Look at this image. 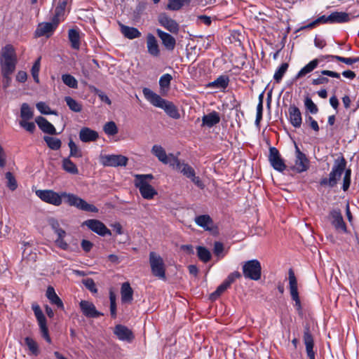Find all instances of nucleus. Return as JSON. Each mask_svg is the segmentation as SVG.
Here are the masks:
<instances>
[{
	"label": "nucleus",
	"instance_id": "obj_22",
	"mask_svg": "<svg viewBox=\"0 0 359 359\" xmlns=\"http://www.w3.org/2000/svg\"><path fill=\"white\" fill-rule=\"evenodd\" d=\"M156 33L158 36L161 39L163 45L167 50H174L176 45V40L172 35L159 29L156 30Z\"/></svg>",
	"mask_w": 359,
	"mask_h": 359
},
{
	"label": "nucleus",
	"instance_id": "obj_30",
	"mask_svg": "<svg viewBox=\"0 0 359 359\" xmlns=\"http://www.w3.org/2000/svg\"><path fill=\"white\" fill-rule=\"evenodd\" d=\"M319 61V59H314L311 60L309 63L301 69V70L296 75L295 79H299L313 71L318 67Z\"/></svg>",
	"mask_w": 359,
	"mask_h": 359
},
{
	"label": "nucleus",
	"instance_id": "obj_64",
	"mask_svg": "<svg viewBox=\"0 0 359 359\" xmlns=\"http://www.w3.org/2000/svg\"><path fill=\"white\" fill-rule=\"evenodd\" d=\"M241 277V274L238 271H234L228 276L224 282L230 287L236 278H240Z\"/></svg>",
	"mask_w": 359,
	"mask_h": 359
},
{
	"label": "nucleus",
	"instance_id": "obj_42",
	"mask_svg": "<svg viewBox=\"0 0 359 359\" xmlns=\"http://www.w3.org/2000/svg\"><path fill=\"white\" fill-rule=\"evenodd\" d=\"M197 250V255L200 260L206 263L209 262L211 259V253L205 247L198 246L196 248Z\"/></svg>",
	"mask_w": 359,
	"mask_h": 359
},
{
	"label": "nucleus",
	"instance_id": "obj_54",
	"mask_svg": "<svg viewBox=\"0 0 359 359\" xmlns=\"http://www.w3.org/2000/svg\"><path fill=\"white\" fill-rule=\"evenodd\" d=\"M36 107L37 109L43 114H57L56 111L51 110L50 108L43 102H38Z\"/></svg>",
	"mask_w": 359,
	"mask_h": 359
},
{
	"label": "nucleus",
	"instance_id": "obj_17",
	"mask_svg": "<svg viewBox=\"0 0 359 359\" xmlns=\"http://www.w3.org/2000/svg\"><path fill=\"white\" fill-rule=\"evenodd\" d=\"M135 186L139 189L142 196L145 199H152L157 194V191L149 182H135Z\"/></svg>",
	"mask_w": 359,
	"mask_h": 359
},
{
	"label": "nucleus",
	"instance_id": "obj_10",
	"mask_svg": "<svg viewBox=\"0 0 359 359\" xmlns=\"http://www.w3.org/2000/svg\"><path fill=\"white\" fill-rule=\"evenodd\" d=\"M269 161L271 166L279 172H283L286 168V165L281 158L279 151L275 147L269 149Z\"/></svg>",
	"mask_w": 359,
	"mask_h": 359
},
{
	"label": "nucleus",
	"instance_id": "obj_32",
	"mask_svg": "<svg viewBox=\"0 0 359 359\" xmlns=\"http://www.w3.org/2000/svg\"><path fill=\"white\" fill-rule=\"evenodd\" d=\"M121 33L124 35V36L129 39H136L141 36V33L135 27H131L121 25Z\"/></svg>",
	"mask_w": 359,
	"mask_h": 359
},
{
	"label": "nucleus",
	"instance_id": "obj_7",
	"mask_svg": "<svg viewBox=\"0 0 359 359\" xmlns=\"http://www.w3.org/2000/svg\"><path fill=\"white\" fill-rule=\"evenodd\" d=\"M128 161V158L123 155H105L100 158V162L104 166H126Z\"/></svg>",
	"mask_w": 359,
	"mask_h": 359
},
{
	"label": "nucleus",
	"instance_id": "obj_33",
	"mask_svg": "<svg viewBox=\"0 0 359 359\" xmlns=\"http://www.w3.org/2000/svg\"><path fill=\"white\" fill-rule=\"evenodd\" d=\"M330 16V24L343 23L350 20L349 15L345 12H333Z\"/></svg>",
	"mask_w": 359,
	"mask_h": 359
},
{
	"label": "nucleus",
	"instance_id": "obj_50",
	"mask_svg": "<svg viewBox=\"0 0 359 359\" xmlns=\"http://www.w3.org/2000/svg\"><path fill=\"white\" fill-rule=\"evenodd\" d=\"M330 15H323L322 16H320L316 20H315L314 21H313V22H310L309 24H308L304 28L311 29V28L314 27L318 24H326V23H330Z\"/></svg>",
	"mask_w": 359,
	"mask_h": 359
},
{
	"label": "nucleus",
	"instance_id": "obj_36",
	"mask_svg": "<svg viewBox=\"0 0 359 359\" xmlns=\"http://www.w3.org/2000/svg\"><path fill=\"white\" fill-rule=\"evenodd\" d=\"M17 62H0L2 76L11 75L16 67Z\"/></svg>",
	"mask_w": 359,
	"mask_h": 359
},
{
	"label": "nucleus",
	"instance_id": "obj_60",
	"mask_svg": "<svg viewBox=\"0 0 359 359\" xmlns=\"http://www.w3.org/2000/svg\"><path fill=\"white\" fill-rule=\"evenodd\" d=\"M172 76L169 74L163 75L159 80V85L162 88H168L172 80Z\"/></svg>",
	"mask_w": 359,
	"mask_h": 359
},
{
	"label": "nucleus",
	"instance_id": "obj_48",
	"mask_svg": "<svg viewBox=\"0 0 359 359\" xmlns=\"http://www.w3.org/2000/svg\"><path fill=\"white\" fill-rule=\"evenodd\" d=\"M25 342L32 354L34 355H37L39 354V351L38 344L32 338L29 337H26L25 339Z\"/></svg>",
	"mask_w": 359,
	"mask_h": 359
},
{
	"label": "nucleus",
	"instance_id": "obj_63",
	"mask_svg": "<svg viewBox=\"0 0 359 359\" xmlns=\"http://www.w3.org/2000/svg\"><path fill=\"white\" fill-rule=\"evenodd\" d=\"M20 126L25 128L27 131L32 133H34L36 128L34 123L27 122V121H20Z\"/></svg>",
	"mask_w": 359,
	"mask_h": 359
},
{
	"label": "nucleus",
	"instance_id": "obj_53",
	"mask_svg": "<svg viewBox=\"0 0 359 359\" xmlns=\"http://www.w3.org/2000/svg\"><path fill=\"white\" fill-rule=\"evenodd\" d=\"M103 130L108 135H115L118 133V128L114 121H109L104 126Z\"/></svg>",
	"mask_w": 359,
	"mask_h": 359
},
{
	"label": "nucleus",
	"instance_id": "obj_8",
	"mask_svg": "<svg viewBox=\"0 0 359 359\" xmlns=\"http://www.w3.org/2000/svg\"><path fill=\"white\" fill-rule=\"evenodd\" d=\"M295 154V163L294 165L292 167V169L296 170L299 173L306 171L309 167V161L306 155L300 151L299 148L296 144Z\"/></svg>",
	"mask_w": 359,
	"mask_h": 359
},
{
	"label": "nucleus",
	"instance_id": "obj_5",
	"mask_svg": "<svg viewBox=\"0 0 359 359\" xmlns=\"http://www.w3.org/2000/svg\"><path fill=\"white\" fill-rule=\"evenodd\" d=\"M36 195L43 201L55 205L59 206L62 202V198L61 194L55 192L53 190H37Z\"/></svg>",
	"mask_w": 359,
	"mask_h": 359
},
{
	"label": "nucleus",
	"instance_id": "obj_16",
	"mask_svg": "<svg viewBox=\"0 0 359 359\" xmlns=\"http://www.w3.org/2000/svg\"><path fill=\"white\" fill-rule=\"evenodd\" d=\"M114 333L121 341L131 342L135 338L133 332L126 326L123 325H116L114 330Z\"/></svg>",
	"mask_w": 359,
	"mask_h": 359
},
{
	"label": "nucleus",
	"instance_id": "obj_49",
	"mask_svg": "<svg viewBox=\"0 0 359 359\" xmlns=\"http://www.w3.org/2000/svg\"><path fill=\"white\" fill-rule=\"evenodd\" d=\"M229 286L224 281L220 285H219L217 290L210 294V299L211 301H215Z\"/></svg>",
	"mask_w": 359,
	"mask_h": 359
},
{
	"label": "nucleus",
	"instance_id": "obj_29",
	"mask_svg": "<svg viewBox=\"0 0 359 359\" xmlns=\"http://www.w3.org/2000/svg\"><path fill=\"white\" fill-rule=\"evenodd\" d=\"M46 297L50 300L51 304H55L59 309H64V304L62 301L55 293L53 287H48L46 290Z\"/></svg>",
	"mask_w": 359,
	"mask_h": 359
},
{
	"label": "nucleus",
	"instance_id": "obj_20",
	"mask_svg": "<svg viewBox=\"0 0 359 359\" xmlns=\"http://www.w3.org/2000/svg\"><path fill=\"white\" fill-rule=\"evenodd\" d=\"M330 217H332L331 223L334 226L336 230L346 231V226L343 219L342 215L339 210H333L330 212Z\"/></svg>",
	"mask_w": 359,
	"mask_h": 359
},
{
	"label": "nucleus",
	"instance_id": "obj_55",
	"mask_svg": "<svg viewBox=\"0 0 359 359\" xmlns=\"http://www.w3.org/2000/svg\"><path fill=\"white\" fill-rule=\"evenodd\" d=\"M40 60L41 57H39L34 63L31 69L32 76L34 81L37 83H39V73L40 70Z\"/></svg>",
	"mask_w": 359,
	"mask_h": 359
},
{
	"label": "nucleus",
	"instance_id": "obj_19",
	"mask_svg": "<svg viewBox=\"0 0 359 359\" xmlns=\"http://www.w3.org/2000/svg\"><path fill=\"white\" fill-rule=\"evenodd\" d=\"M17 55L14 47L7 44L0 52V62H17Z\"/></svg>",
	"mask_w": 359,
	"mask_h": 359
},
{
	"label": "nucleus",
	"instance_id": "obj_13",
	"mask_svg": "<svg viewBox=\"0 0 359 359\" xmlns=\"http://www.w3.org/2000/svg\"><path fill=\"white\" fill-rule=\"evenodd\" d=\"M151 153L158 158V159L164 164H169L170 166L174 162H176V156L172 154H166L165 149L158 144L152 147Z\"/></svg>",
	"mask_w": 359,
	"mask_h": 359
},
{
	"label": "nucleus",
	"instance_id": "obj_58",
	"mask_svg": "<svg viewBox=\"0 0 359 359\" xmlns=\"http://www.w3.org/2000/svg\"><path fill=\"white\" fill-rule=\"evenodd\" d=\"M66 6H67L66 1L60 2L59 5L55 8V15L53 17L54 19L59 20V17L61 16L62 15H63Z\"/></svg>",
	"mask_w": 359,
	"mask_h": 359
},
{
	"label": "nucleus",
	"instance_id": "obj_23",
	"mask_svg": "<svg viewBox=\"0 0 359 359\" xmlns=\"http://www.w3.org/2000/svg\"><path fill=\"white\" fill-rule=\"evenodd\" d=\"M98 137V133L90 128L83 127L79 131V139L83 142H95Z\"/></svg>",
	"mask_w": 359,
	"mask_h": 359
},
{
	"label": "nucleus",
	"instance_id": "obj_2",
	"mask_svg": "<svg viewBox=\"0 0 359 359\" xmlns=\"http://www.w3.org/2000/svg\"><path fill=\"white\" fill-rule=\"evenodd\" d=\"M243 274L245 278L259 280L262 276L261 263L257 259L244 262L242 264Z\"/></svg>",
	"mask_w": 359,
	"mask_h": 359
},
{
	"label": "nucleus",
	"instance_id": "obj_62",
	"mask_svg": "<svg viewBox=\"0 0 359 359\" xmlns=\"http://www.w3.org/2000/svg\"><path fill=\"white\" fill-rule=\"evenodd\" d=\"M135 182L140 183L142 182H149V180L154 179V176L151 174L147 175H135Z\"/></svg>",
	"mask_w": 359,
	"mask_h": 359
},
{
	"label": "nucleus",
	"instance_id": "obj_52",
	"mask_svg": "<svg viewBox=\"0 0 359 359\" xmlns=\"http://www.w3.org/2000/svg\"><path fill=\"white\" fill-rule=\"evenodd\" d=\"M48 224L51 229L57 234V236H61V234H67L66 231L60 228V224L57 219L50 218L48 219Z\"/></svg>",
	"mask_w": 359,
	"mask_h": 359
},
{
	"label": "nucleus",
	"instance_id": "obj_25",
	"mask_svg": "<svg viewBox=\"0 0 359 359\" xmlns=\"http://www.w3.org/2000/svg\"><path fill=\"white\" fill-rule=\"evenodd\" d=\"M35 121L43 133L50 135H55L57 133L53 125L48 122L44 117L38 116L36 118Z\"/></svg>",
	"mask_w": 359,
	"mask_h": 359
},
{
	"label": "nucleus",
	"instance_id": "obj_46",
	"mask_svg": "<svg viewBox=\"0 0 359 359\" xmlns=\"http://www.w3.org/2000/svg\"><path fill=\"white\" fill-rule=\"evenodd\" d=\"M289 65L287 62L283 63L280 67L276 71L273 79L276 81V83H280L282 80L284 74L287 72L288 69Z\"/></svg>",
	"mask_w": 359,
	"mask_h": 359
},
{
	"label": "nucleus",
	"instance_id": "obj_51",
	"mask_svg": "<svg viewBox=\"0 0 359 359\" xmlns=\"http://www.w3.org/2000/svg\"><path fill=\"white\" fill-rule=\"evenodd\" d=\"M62 80L65 85L72 88H77L78 82L76 79L70 74H63Z\"/></svg>",
	"mask_w": 359,
	"mask_h": 359
},
{
	"label": "nucleus",
	"instance_id": "obj_9",
	"mask_svg": "<svg viewBox=\"0 0 359 359\" xmlns=\"http://www.w3.org/2000/svg\"><path fill=\"white\" fill-rule=\"evenodd\" d=\"M58 23L59 20H55L53 18L51 22L39 23L35 31V36L37 37L43 36L49 37L57 27Z\"/></svg>",
	"mask_w": 359,
	"mask_h": 359
},
{
	"label": "nucleus",
	"instance_id": "obj_4",
	"mask_svg": "<svg viewBox=\"0 0 359 359\" xmlns=\"http://www.w3.org/2000/svg\"><path fill=\"white\" fill-rule=\"evenodd\" d=\"M149 264L152 274L160 278L165 279V266L162 257L155 252L149 253Z\"/></svg>",
	"mask_w": 359,
	"mask_h": 359
},
{
	"label": "nucleus",
	"instance_id": "obj_3",
	"mask_svg": "<svg viewBox=\"0 0 359 359\" xmlns=\"http://www.w3.org/2000/svg\"><path fill=\"white\" fill-rule=\"evenodd\" d=\"M62 196L65 199V202L71 206H74L79 210L86 212H98V209L94 205L88 203L86 201L75 194L62 192Z\"/></svg>",
	"mask_w": 359,
	"mask_h": 359
},
{
	"label": "nucleus",
	"instance_id": "obj_45",
	"mask_svg": "<svg viewBox=\"0 0 359 359\" xmlns=\"http://www.w3.org/2000/svg\"><path fill=\"white\" fill-rule=\"evenodd\" d=\"M325 58H332V60H335L339 62H344L348 65H351L355 62H359V57H344L338 55H327L325 56Z\"/></svg>",
	"mask_w": 359,
	"mask_h": 359
},
{
	"label": "nucleus",
	"instance_id": "obj_40",
	"mask_svg": "<svg viewBox=\"0 0 359 359\" xmlns=\"http://www.w3.org/2000/svg\"><path fill=\"white\" fill-rule=\"evenodd\" d=\"M191 0H169L166 8L170 11H178L184 6L189 5Z\"/></svg>",
	"mask_w": 359,
	"mask_h": 359
},
{
	"label": "nucleus",
	"instance_id": "obj_18",
	"mask_svg": "<svg viewBox=\"0 0 359 359\" xmlns=\"http://www.w3.org/2000/svg\"><path fill=\"white\" fill-rule=\"evenodd\" d=\"M143 94L145 98L150 102L154 106L162 108L163 104H165L166 100L162 98L160 95L154 93L151 90L147 88L143 89Z\"/></svg>",
	"mask_w": 359,
	"mask_h": 359
},
{
	"label": "nucleus",
	"instance_id": "obj_28",
	"mask_svg": "<svg viewBox=\"0 0 359 359\" xmlns=\"http://www.w3.org/2000/svg\"><path fill=\"white\" fill-rule=\"evenodd\" d=\"M121 301L123 303H130L133 301V290L129 283H123L121 288Z\"/></svg>",
	"mask_w": 359,
	"mask_h": 359
},
{
	"label": "nucleus",
	"instance_id": "obj_12",
	"mask_svg": "<svg viewBox=\"0 0 359 359\" xmlns=\"http://www.w3.org/2000/svg\"><path fill=\"white\" fill-rule=\"evenodd\" d=\"M83 225L88 226V229L100 236L111 235V231L100 220L94 219H88L83 223Z\"/></svg>",
	"mask_w": 359,
	"mask_h": 359
},
{
	"label": "nucleus",
	"instance_id": "obj_41",
	"mask_svg": "<svg viewBox=\"0 0 359 359\" xmlns=\"http://www.w3.org/2000/svg\"><path fill=\"white\" fill-rule=\"evenodd\" d=\"M43 140L50 149L58 150L61 147L62 142L58 138L44 136Z\"/></svg>",
	"mask_w": 359,
	"mask_h": 359
},
{
	"label": "nucleus",
	"instance_id": "obj_47",
	"mask_svg": "<svg viewBox=\"0 0 359 359\" xmlns=\"http://www.w3.org/2000/svg\"><path fill=\"white\" fill-rule=\"evenodd\" d=\"M70 152L69 157L81 158L82 157V151L75 142L71 139L68 143Z\"/></svg>",
	"mask_w": 359,
	"mask_h": 359
},
{
	"label": "nucleus",
	"instance_id": "obj_61",
	"mask_svg": "<svg viewBox=\"0 0 359 359\" xmlns=\"http://www.w3.org/2000/svg\"><path fill=\"white\" fill-rule=\"evenodd\" d=\"M305 107L311 113V114H316L318 111V107L316 104L313 103L312 100L309 97H306L305 99Z\"/></svg>",
	"mask_w": 359,
	"mask_h": 359
},
{
	"label": "nucleus",
	"instance_id": "obj_35",
	"mask_svg": "<svg viewBox=\"0 0 359 359\" xmlns=\"http://www.w3.org/2000/svg\"><path fill=\"white\" fill-rule=\"evenodd\" d=\"M161 109H164L166 114L171 118L177 119L180 116L177 107L171 102L166 100L165 104H163Z\"/></svg>",
	"mask_w": 359,
	"mask_h": 359
},
{
	"label": "nucleus",
	"instance_id": "obj_43",
	"mask_svg": "<svg viewBox=\"0 0 359 359\" xmlns=\"http://www.w3.org/2000/svg\"><path fill=\"white\" fill-rule=\"evenodd\" d=\"M34 113L32 109L29 107L27 103H23L21 106L20 116L21 121H27L32 118Z\"/></svg>",
	"mask_w": 359,
	"mask_h": 359
},
{
	"label": "nucleus",
	"instance_id": "obj_57",
	"mask_svg": "<svg viewBox=\"0 0 359 359\" xmlns=\"http://www.w3.org/2000/svg\"><path fill=\"white\" fill-rule=\"evenodd\" d=\"M6 178L8 180V184L7 186L9 187V189L12 191H14L17 188V182L14 177V176L12 175L11 172H8L6 173Z\"/></svg>",
	"mask_w": 359,
	"mask_h": 359
},
{
	"label": "nucleus",
	"instance_id": "obj_15",
	"mask_svg": "<svg viewBox=\"0 0 359 359\" xmlns=\"http://www.w3.org/2000/svg\"><path fill=\"white\" fill-rule=\"evenodd\" d=\"M79 305L83 314L87 318H98L104 315L97 311L95 305L90 302L81 300Z\"/></svg>",
	"mask_w": 359,
	"mask_h": 359
},
{
	"label": "nucleus",
	"instance_id": "obj_11",
	"mask_svg": "<svg viewBox=\"0 0 359 359\" xmlns=\"http://www.w3.org/2000/svg\"><path fill=\"white\" fill-rule=\"evenodd\" d=\"M288 278H289V287L292 300L295 302V306L298 310L301 309V302L299 297V292L297 289V280L295 277L294 273L292 269L288 271Z\"/></svg>",
	"mask_w": 359,
	"mask_h": 359
},
{
	"label": "nucleus",
	"instance_id": "obj_6",
	"mask_svg": "<svg viewBox=\"0 0 359 359\" xmlns=\"http://www.w3.org/2000/svg\"><path fill=\"white\" fill-rule=\"evenodd\" d=\"M303 341L306 346V351L309 358L315 359V351H313L314 339L310 324L308 323L304 327Z\"/></svg>",
	"mask_w": 359,
	"mask_h": 359
},
{
	"label": "nucleus",
	"instance_id": "obj_1",
	"mask_svg": "<svg viewBox=\"0 0 359 359\" xmlns=\"http://www.w3.org/2000/svg\"><path fill=\"white\" fill-rule=\"evenodd\" d=\"M346 165V161L343 156L335 159L332 171L329 175V178L325 177L321 179L320 184L321 186L328 185L330 187H334L345 170Z\"/></svg>",
	"mask_w": 359,
	"mask_h": 359
},
{
	"label": "nucleus",
	"instance_id": "obj_44",
	"mask_svg": "<svg viewBox=\"0 0 359 359\" xmlns=\"http://www.w3.org/2000/svg\"><path fill=\"white\" fill-rule=\"evenodd\" d=\"M65 100L69 108L74 112H80L82 110V104L69 96L65 97Z\"/></svg>",
	"mask_w": 359,
	"mask_h": 359
},
{
	"label": "nucleus",
	"instance_id": "obj_39",
	"mask_svg": "<svg viewBox=\"0 0 359 359\" xmlns=\"http://www.w3.org/2000/svg\"><path fill=\"white\" fill-rule=\"evenodd\" d=\"M39 328L42 334V337L46 339V341L48 343H51V339L49 336L48 329L46 325V319L45 316L41 318L37 319Z\"/></svg>",
	"mask_w": 359,
	"mask_h": 359
},
{
	"label": "nucleus",
	"instance_id": "obj_26",
	"mask_svg": "<svg viewBox=\"0 0 359 359\" xmlns=\"http://www.w3.org/2000/svg\"><path fill=\"white\" fill-rule=\"evenodd\" d=\"M147 46L148 52L153 56H158L160 51L157 41L152 34H148L147 36Z\"/></svg>",
	"mask_w": 359,
	"mask_h": 359
},
{
	"label": "nucleus",
	"instance_id": "obj_37",
	"mask_svg": "<svg viewBox=\"0 0 359 359\" xmlns=\"http://www.w3.org/2000/svg\"><path fill=\"white\" fill-rule=\"evenodd\" d=\"M62 168L67 172L72 175H77L79 170L76 165L69 159V157L65 158L62 163Z\"/></svg>",
	"mask_w": 359,
	"mask_h": 359
},
{
	"label": "nucleus",
	"instance_id": "obj_14",
	"mask_svg": "<svg viewBox=\"0 0 359 359\" xmlns=\"http://www.w3.org/2000/svg\"><path fill=\"white\" fill-rule=\"evenodd\" d=\"M158 22L161 26L172 34H177L180 30L178 23L166 13H161L158 17Z\"/></svg>",
	"mask_w": 359,
	"mask_h": 359
},
{
	"label": "nucleus",
	"instance_id": "obj_21",
	"mask_svg": "<svg viewBox=\"0 0 359 359\" xmlns=\"http://www.w3.org/2000/svg\"><path fill=\"white\" fill-rule=\"evenodd\" d=\"M170 166L188 178L194 177V173L195 172L194 168L187 163H181L177 157L176 162H173Z\"/></svg>",
	"mask_w": 359,
	"mask_h": 359
},
{
	"label": "nucleus",
	"instance_id": "obj_31",
	"mask_svg": "<svg viewBox=\"0 0 359 359\" xmlns=\"http://www.w3.org/2000/svg\"><path fill=\"white\" fill-rule=\"evenodd\" d=\"M195 222L199 226L204 228L205 230H211L213 224L212 218L208 215H203L195 218Z\"/></svg>",
	"mask_w": 359,
	"mask_h": 359
},
{
	"label": "nucleus",
	"instance_id": "obj_59",
	"mask_svg": "<svg viewBox=\"0 0 359 359\" xmlns=\"http://www.w3.org/2000/svg\"><path fill=\"white\" fill-rule=\"evenodd\" d=\"M83 284L85 287L93 293H96L97 292V289L96 287L95 283L92 278H86L83 280Z\"/></svg>",
	"mask_w": 359,
	"mask_h": 359
},
{
	"label": "nucleus",
	"instance_id": "obj_24",
	"mask_svg": "<svg viewBox=\"0 0 359 359\" xmlns=\"http://www.w3.org/2000/svg\"><path fill=\"white\" fill-rule=\"evenodd\" d=\"M288 113L291 124L295 128H299L302 122L299 109L295 105H290L288 109Z\"/></svg>",
	"mask_w": 359,
	"mask_h": 359
},
{
	"label": "nucleus",
	"instance_id": "obj_27",
	"mask_svg": "<svg viewBox=\"0 0 359 359\" xmlns=\"http://www.w3.org/2000/svg\"><path fill=\"white\" fill-rule=\"evenodd\" d=\"M220 121L219 114L215 111L204 115L202 118V125L206 126L209 128L214 126Z\"/></svg>",
	"mask_w": 359,
	"mask_h": 359
},
{
	"label": "nucleus",
	"instance_id": "obj_34",
	"mask_svg": "<svg viewBox=\"0 0 359 359\" xmlns=\"http://www.w3.org/2000/svg\"><path fill=\"white\" fill-rule=\"evenodd\" d=\"M68 38L71 43V46L75 50L80 48V35L79 32L74 29H70L68 32Z\"/></svg>",
	"mask_w": 359,
	"mask_h": 359
},
{
	"label": "nucleus",
	"instance_id": "obj_38",
	"mask_svg": "<svg viewBox=\"0 0 359 359\" xmlns=\"http://www.w3.org/2000/svg\"><path fill=\"white\" fill-rule=\"evenodd\" d=\"M229 78L225 76H220L214 81L208 83V87H214L215 88L224 89L229 84Z\"/></svg>",
	"mask_w": 359,
	"mask_h": 359
},
{
	"label": "nucleus",
	"instance_id": "obj_56",
	"mask_svg": "<svg viewBox=\"0 0 359 359\" xmlns=\"http://www.w3.org/2000/svg\"><path fill=\"white\" fill-rule=\"evenodd\" d=\"M66 234H61V236H57V238L55 241V245L62 250H69V245L64 240Z\"/></svg>",
	"mask_w": 359,
	"mask_h": 359
}]
</instances>
